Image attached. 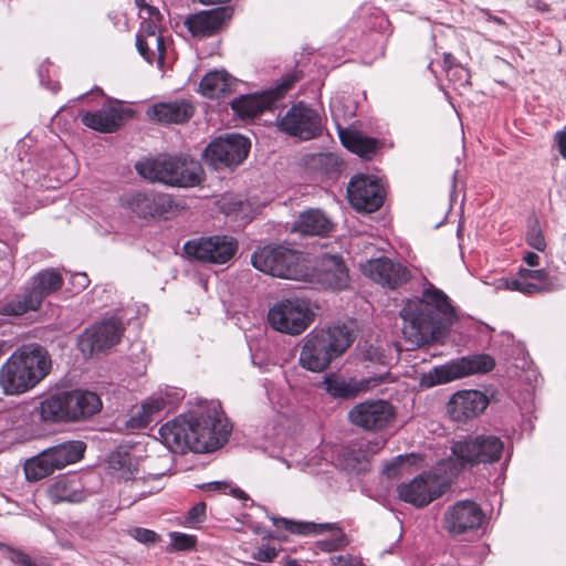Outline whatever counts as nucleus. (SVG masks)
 Segmentation results:
<instances>
[{
  "label": "nucleus",
  "instance_id": "nucleus-1",
  "mask_svg": "<svg viewBox=\"0 0 566 566\" xmlns=\"http://www.w3.org/2000/svg\"><path fill=\"white\" fill-rule=\"evenodd\" d=\"M231 426L218 401H210L199 411L179 416L159 429L164 444L175 453L188 450L197 453L211 452L229 439Z\"/></svg>",
  "mask_w": 566,
  "mask_h": 566
},
{
  "label": "nucleus",
  "instance_id": "nucleus-2",
  "mask_svg": "<svg viewBox=\"0 0 566 566\" xmlns=\"http://www.w3.org/2000/svg\"><path fill=\"white\" fill-rule=\"evenodd\" d=\"M402 334L412 346L437 339L457 321L449 296L432 283H427L420 297L408 300L400 310Z\"/></svg>",
  "mask_w": 566,
  "mask_h": 566
},
{
  "label": "nucleus",
  "instance_id": "nucleus-3",
  "mask_svg": "<svg viewBox=\"0 0 566 566\" xmlns=\"http://www.w3.org/2000/svg\"><path fill=\"white\" fill-rule=\"evenodd\" d=\"M51 368L48 352L38 345L17 349L0 368V386L7 395H20L39 384Z\"/></svg>",
  "mask_w": 566,
  "mask_h": 566
},
{
  "label": "nucleus",
  "instance_id": "nucleus-4",
  "mask_svg": "<svg viewBox=\"0 0 566 566\" xmlns=\"http://www.w3.org/2000/svg\"><path fill=\"white\" fill-rule=\"evenodd\" d=\"M353 342V329L345 323L315 328L303 340L300 365L310 371H323L335 358L343 355Z\"/></svg>",
  "mask_w": 566,
  "mask_h": 566
},
{
  "label": "nucleus",
  "instance_id": "nucleus-5",
  "mask_svg": "<svg viewBox=\"0 0 566 566\" xmlns=\"http://www.w3.org/2000/svg\"><path fill=\"white\" fill-rule=\"evenodd\" d=\"M137 172L145 179L170 186L193 187L201 181V165L188 157L161 156L136 163Z\"/></svg>",
  "mask_w": 566,
  "mask_h": 566
},
{
  "label": "nucleus",
  "instance_id": "nucleus-6",
  "mask_svg": "<svg viewBox=\"0 0 566 566\" xmlns=\"http://www.w3.org/2000/svg\"><path fill=\"white\" fill-rule=\"evenodd\" d=\"M252 265L269 275L303 281L308 276V266L303 254L284 245H266L251 256Z\"/></svg>",
  "mask_w": 566,
  "mask_h": 566
},
{
  "label": "nucleus",
  "instance_id": "nucleus-7",
  "mask_svg": "<svg viewBox=\"0 0 566 566\" xmlns=\"http://www.w3.org/2000/svg\"><path fill=\"white\" fill-rule=\"evenodd\" d=\"M62 286L63 277L56 270H43L32 276L14 298L0 305V314L19 316L30 311H38L43 300Z\"/></svg>",
  "mask_w": 566,
  "mask_h": 566
},
{
  "label": "nucleus",
  "instance_id": "nucleus-8",
  "mask_svg": "<svg viewBox=\"0 0 566 566\" xmlns=\"http://www.w3.org/2000/svg\"><path fill=\"white\" fill-rule=\"evenodd\" d=\"M86 446L82 441H65L48 448L24 463L25 478L30 482L40 481L57 470L80 461Z\"/></svg>",
  "mask_w": 566,
  "mask_h": 566
},
{
  "label": "nucleus",
  "instance_id": "nucleus-9",
  "mask_svg": "<svg viewBox=\"0 0 566 566\" xmlns=\"http://www.w3.org/2000/svg\"><path fill=\"white\" fill-rule=\"evenodd\" d=\"M313 315L307 301L292 297L275 303L269 310L268 318L274 329L289 335H300L310 326Z\"/></svg>",
  "mask_w": 566,
  "mask_h": 566
},
{
  "label": "nucleus",
  "instance_id": "nucleus-10",
  "mask_svg": "<svg viewBox=\"0 0 566 566\" xmlns=\"http://www.w3.org/2000/svg\"><path fill=\"white\" fill-rule=\"evenodd\" d=\"M503 449L502 440L493 434L469 437L464 440L455 441L451 448L452 454L462 465L497 462Z\"/></svg>",
  "mask_w": 566,
  "mask_h": 566
},
{
  "label": "nucleus",
  "instance_id": "nucleus-11",
  "mask_svg": "<svg viewBox=\"0 0 566 566\" xmlns=\"http://www.w3.org/2000/svg\"><path fill=\"white\" fill-rule=\"evenodd\" d=\"M184 250L189 256L200 262L224 264L234 256L238 243L228 235L202 237L186 242Z\"/></svg>",
  "mask_w": 566,
  "mask_h": 566
},
{
  "label": "nucleus",
  "instance_id": "nucleus-12",
  "mask_svg": "<svg viewBox=\"0 0 566 566\" xmlns=\"http://www.w3.org/2000/svg\"><path fill=\"white\" fill-rule=\"evenodd\" d=\"M277 127L290 136L310 140L321 134V116L307 104L298 102L277 119Z\"/></svg>",
  "mask_w": 566,
  "mask_h": 566
},
{
  "label": "nucleus",
  "instance_id": "nucleus-13",
  "mask_svg": "<svg viewBox=\"0 0 566 566\" xmlns=\"http://www.w3.org/2000/svg\"><path fill=\"white\" fill-rule=\"evenodd\" d=\"M563 284L556 276H551L545 270L521 269L516 275L501 277L496 282L497 290L521 292L526 295L549 293L560 289Z\"/></svg>",
  "mask_w": 566,
  "mask_h": 566
},
{
  "label": "nucleus",
  "instance_id": "nucleus-14",
  "mask_svg": "<svg viewBox=\"0 0 566 566\" xmlns=\"http://www.w3.org/2000/svg\"><path fill=\"white\" fill-rule=\"evenodd\" d=\"M250 140L241 135H229L210 143L205 150L206 161L214 169L238 166L247 158Z\"/></svg>",
  "mask_w": 566,
  "mask_h": 566
},
{
  "label": "nucleus",
  "instance_id": "nucleus-15",
  "mask_svg": "<svg viewBox=\"0 0 566 566\" xmlns=\"http://www.w3.org/2000/svg\"><path fill=\"white\" fill-rule=\"evenodd\" d=\"M484 518L485 514L478 503L462 500L446 510L442 526L451 536H460L480 528Z\"/></svg>",
  "mask_w": 566,
  "mask_h": 566
},
{
  "label": "nucleus",
  "instance_id": "nucleus-16",
  "mask_svg": "<svg viewBox=\"0 0 566 566\" xmlns=\"http://www.w3.org/2000/svg\"><path fill=\"white\" fill-rule=\"evenodd\" d=\"M396 418L394 406L382 399L357 403L348 412L349 421L366 431H380Z\"/></svg>",
  "mask_w": 566,
  "mask_h": 566
},
{
  "label": "nucleus",
  "instance_id": "nucleus-17",
  "mask_svg": "<svg viewBox=\"0 0 566 566\" xmlns=\"http://www.w3.org/2000/svg\"><path fill=\"white\" fill-rule=\"evenodd\" d=\"M443 492L439 476L431 472L421 473L409 482L400 483L397 486L399 499L418 509L429 505Z\"/></svg>",
  "mask_w": 566,
  "mask_h": 566
},
{
  "label": "nucleus",
  "instance_id": "nucleus-18",
  "mask_svg": "<svg viewBox=\"0 0 566 566\" xmlns=\"http://www.w3.org/2000/svg\"><path fill=\"white\" fill-rule=\"evenodd\" d=\"M124 332L120 319L112 317L87 328L77 340V346L85 357L102 352L117 344Z\"/></svg>",
  "mask_w": 566,
  "mask_h": 566
},
{
  "label": "nucleus",
  "instance_id": "nucleus-19",
  "mask_svg": "<svg viewBox=\"0 0 566 566\" xmlns=\"http://www.w3.org/2000/svg\"><path fill=\"white\" fill-rule=\"evenodd\" d=\"M384 187L379 179L368 175L354 176L347 187L349 203L357 211L374 212L384 203Z\"/></svg>",
  "mask_w": 566,
  "mask_h": 566
},
{
  "label": "nucleus",
  "instance_id": "nucleus-20",
  "mask_svg": "<svg viewBox=\"0 0 566 566\" xmlns=\"http://www.w3.org/2000/svg\"><path fill=\"white\" fill-rule=\"evenodd\" d=\"M495 366L494 359L489 355H472L453 360L447 365L433 368L430 377L431 385L446 384L473 374H485Z\"/></svg>",
  "mask_w": 566,
  "mask_h": 566
},
{
  "label": "nucleus",
  "instance_id": "nucleus-21",
  "mask_svg": "<svg viewBox=\"0 0 566 566\" xmlns=\"http://www.w3.org/2000/svg\"><path fill=\"white\" fill-rule=\"evenodd\" d=\"M303 281L316 283L325 290L342 291L349 285V274L339 255L324 254Z\"/></svg>",
  "mask_w": 566,
  "mask_h": 566
},
{
  "label": "nucleus",
  "instance_id": "nucleus-22",
  "mask_svg": "<svg viewBox=\"0 0 566 566\" xmlns=\"http://www.w3.org/2000/svg\"><path fill=\"white\" fill-rule=\"evenodd\" d=\"M108 469L113 472L116 478L130 481L129 488L132 494L136 497V500H140L146 497L147 495L154 494L160 491V486L158 484L154 485L149 490L139 489L140 483H145V478H138L140 472L138 462L132 457V454L124 450L117 449L111 452L107 458Z\"/></svg>",
  "mask_w": 566,
  "mask_h": 566
},
{
  "label": "nucleus",
  "instance_id": "nucleus-23",
  "mask_svg": "<svg viewBox=\"0 0 566 566\" xmlns=\"http://www.w3.org/2000/svg\"><path fill=\"white\" fill-rule=\"evenodd\" d=\"M231 7L201 10L185 19V25L193 38L203 39L218 34L232 19Z\"/></svg>",
  "mask_w": 566,
  "mask_h": 566
},
{
  "label": "nucleus",
  "instance_id": "nucleus-24",
  "mask_svg": "<svg viewBox=\"0 0 566 566\" xmlns=\"http://www.w3.org/2000/svg\"><path fill=\"white\" fill-rule=\"evenodd\" d=\"M363 273L384 287L396 290L410 279V271L399 262L388 258L368 260L361 264Z\"/></svg>",
  "mask_w": 566,
  "mask_h": 566
},
{
  "label": "nucleus",
  "instance_id": "nucleus-25",
  "mask_svg": "<svg viewBox=\"0 0 566 566\" xmlns=\"http://www.w3.org/2000/svg\"><path fill=\"white\" fill-rule=\"evenodd\" d=\"M489 406V398L480 390H460L450 398L447 410L457 422H465L481 415Z\"/></svg>",
  "mask_w": 566,
  "mask_h": 566
},
{
  "label": "nucleus",
  "instance_id": "nucleus-26",
  "mask_svg": "<svg viewBox=\"0 0 566 566\" xmlns=\"http://www.w3.org/2000/svg\"><path fill=\"white\" fill-rule=\"evenodd\" d=\"M281 522L285 528L295 534L324 533L332 534L331 538L321 539L316 543L318 549L323 552H335L344 548L349 544V538L335 523L314 524V523H295L282 518Z\"/></svg>",
  "mask_w": 566,
  "mask_h": 566
},
{
  "label": "nucleus",
  "instance_id": "nucleus-27",
  "mask_svg": "<svg viewBox=\"0 0 566 566\" xmlns=\"http://www.w3.org/2000/svg\"><path fill=\"white\" fill-rule=\"evenodd\" d=\"M125 205L140 218L165 217L172 208V198L166 193L133 192L126 196Z\"/></svg>",
  "mask_w": 566,
  "mask_h": 566
},
{
  "label": "nucleus",
  "instance_id": "nucleus-28",
  "mask_svg": "<svg viewBox=\"0 0 566 566\" xmlns=\"http://www.w3.org/2000/svg\"><path fill=\"white\" fill-rule=\"evenodd\" d=\"M48 497L53 504L81 503L86 500L88 492L85 483L76 474L59 476L49 488Z\"/></svg>",
  "mask_w": 566,
  "mask_h": 566
},
{
  "label": "nucleus",
  "instance_id": "nucleus-29",
  "mask_svg": "<svg viewBox=\"0 0 566 566\" xmlns=\"http://www.w3.org/2000/svg\"><path fill=\"white\" fill-rule=\"evenodd\" d=\"M81 120L93 130L114 133L123 125L124 109L119 104L109 103L95 112L83 113Z\"/></svg>",
  "mask_w": 566,
  "mask_h": 566
},
{
  "label": "nucleus",
  "instance_id": "nucleus-30",
  "mask_svg": "<svg viewBox=\"0 0 566 566\" xmlns=\"http://www.w3.org/2000/svg\"><path fill=\"white\" fill-rule=\"evenodd\" d=\"M195 107L185 99L163 102L150 106L147 116L161 124H182L193 115Z\"/></svg>",
  "mask_w": 566,
  "mask_h": 566
},
{
  "label": "nucleus",
  "instance_id": "nucleus-31",
  "mask_svg": "<svg viewBox=\"0 0 566 566\" xmlns=\"http://www.w3.org/2000/svg\"><path fill=\"white\" fill-rule=\"evenodd\" d=\"M65 394L72 421L87 419L102 409V400L93 391L73 390Z\"/></svg>",
  "mask_w": 566,
  "mask_h": 566
},
{
  "label": "nucleus",
  "instance_id": "nucleus-32",
  "mask_svg": "<svg viewBox=\"0 0 566 566\" xmlns=\"http://www.w3.org/2000/svg\"><path fill=\"white\" fill-rule=\"evenodd\" d=\"M382 381V378L378 379H368L364 382L357 381H347L344 378L336 376L334 374L327 375L324 378L323 385L325 390L334 398H353L361 390H365L370 387V382H374L373 386Z\"/></svg>",
  "mask_w": 566,
  "mask_h": 566
},
{
  "label": "nucleus",
  "instance_id": "nucleus-33",
  "mask_svg": "<svg viewBox=\"0 0 566 566\" xmlns=\"http://www.w3.org/2000/svg\"><path fill=\"white\" fill-rule=\"evenodd\" d=\"M332 227V222L321 210L311 209L300 214L292 230L304 235H324Z\"/></svg>",
  "mask_w": 566,
  "mask_h": 566
},
{
  "label": "nucleus",
  "instance_id": "nucleus-34",
  "mask_svg": "<svg viewBox=\"0 0 566 566\" xmlns=\"http://www.w3.org/2000/svg\"><path fill=\"white\" fill-rule=\"evenodd\" d=\"M234 85V78L226 71H212L200 81L199 92L209 98H220L231 93Z\"/></svg>",
  "mask_w": 566,
  "mask_h": 566
},
{
  "label": "nucleus",
  "instance_id": "nucleus-35",
  "mask_svg": "<svg viewBox=\"0 0 566 566\" xmlns=\"http://www.w3.org/2000/svg\"><path fill=\"white\" fill-rule=\"evenodd\" d=\"M170 403L169 395H166V397L161 395L149 397L139 409L133 412L127 421L128 427L132 429L145 428L153 421L156 413L163 411Z\"/></svg>",
  "mask_w": 566,
  "mask_h": 566
},
{
  "label": "nucleus",
  "instance_id": "nucleus-36",
  "mask_svg": "<svg viewBox=\"0 0 566 566\" xmlns=\"http://www.w3.org/2000/svg\"><path fill=\"white\" fill-rule=\"evenodd\" d=\"M40 417L46 422H72L66 394L50 396L41 401Z\"/></svg>",
  "mask_w": 566,
  "mask_h": 566
},
{
  "label": "nucleus",
  "instance_id": "nucleus-37",
  "mask_svg": "<svg viewBox=\"0 0 566 566\" xmlns=\"http://www.w3.org/2000/svg\"><path fill=\"white\" fill-rule=\"evenodd\" d=\"M270 95H245L232 101V109L241 118H254L262 114L272 104Z\"/></svg>",
  "mask_w": 566,
  "mask_h": 566
},
{
  "label": "nucleus",
  "instance_id": "nucleus-38",
  "mask_svg": "<svg viewBox=\"0 0 566 566\" xmlns=\"http://www.w3.org/2000/svg\"><path fill=\"white\" fill-rule=\"evenodd\" d=\"M343 145L361 158L369 159L376 153V140L355 130L339 133Z\"/></svg>",
  "mask_w": 566,
  "mask_h": 566
},
{
  "label": "nucleus",
  "instance_id": "nucleus-39",
  "mask_svg": "<svg viewBox=\"0 0 566 566\" xmlns=\"http://www.w3.org/2000/svg\"><path fill=\"white\" fill-rule=\"evenodd\" d=\"M136 46L139 54L149 63L155 60L160 65L165 60V45L163 36H155L150 34L149 38L136 36Z\"/></svg>",
  "mask_w": 566,
  "mask_h": 566
},
{
  "label": "nucleus",
  "instance_id": "nucleus-40",
  "mask_svg": "<svg viewBox=\"0 0 566 566\" xmlns=\"http://www.w3.org/2000/svg\"><path fill=\"white\" fill-rule=\"evenodd\" d=\"M526 242L530 247L534 248L537 251H544L546 248V241L543 235L539 222L536 218H533L528 221L526 231Z\"/></svg>",
  "mask_w": 566,
  "mask_h": 566
},
{
  "label": "nucleus",
  "instance_id": "nucleus-41",
  "mask_svg": "<svg viewBox=\"0 0 566 566\" xmlns=\"http://www.w3.org/2000/svg\"><path fill=\"white\" fill-rule=\"evenodd\" d=\"M129 535L137 542L146 545L155 544L160 538L156 532L144 527H134L129 530Z\"/></svg>",
  "mask_w": 566,
  "mask_h": 566
},
{
  "label": "nucleus",
  "instance_id": "nucleus-42",
  "mask_svg": "<svg viewBox=\"0 0 566 566\" xmlns=\"http://www.w3.org/2000/svg\"><path fill=\"white\" fill-rule=\"evenodd\" d=\"M171 545L177 551L191 549L196 545L195 536L187 535L184 533L174 532L170 534Z\"/></svg>",
  "mask_w": 566,
  "mask_h": 566
},
{
  "label": "nucleus",
  "instance_id": "nucleus-43",
  "mask_svg": "<svg viewBox=\"0 0 566 566\" xmlns=\"http://www.w3.org/2000/svg\"><path fill=\"white\" fill-rule=\"evenodd\" d=\"M332 566H365L361 558L352 554L333 555L329 557Z\"/></svg>",
  "mask_w": 566,
  "mask_h": 566
},
{
  "label": "nucleus",
  "instance_id": "nucleus-44",
  "mask_svg": "<svg viewBox=\"0 0 566 566\" xmlns=\"http://www.w3.org/2000/svg\"><path fill=\"white\" fill-rule=\"evenodd\" d=\"M9 555L8 558L20 566H34V563L32 562L31 557L23 553L22 551L14 549V548H8Z\"/></svg>",
  "mask_w": 566,
  "mask_h": 566
},
{
  "label": "nucleus",
  "instance_id": "nucleus-45",
  "mask_svg": "<svg viewBox=\"0 0 566 566\" xmlns=\"http://www.w3.org/2000/svg\"><path fill=\"white\" fill-rule=\"evenodd\" d=\"M206 517V504L203 502L197 503L193 505L188 512V522L189 523H199L202 522Z\"/></svg>",
  "mask_w": 566,
  "mask_h": 566
},
{
  "label": "nucleus",
  "instance_id": "nucleus-46",
  "mask_svg": "<svg viewBox=\"0 0 566 566\" xmlns=\"http://www.w3.org/2000/svg\"><path fill=\"white\" fill-rule=\"evenodd\" d=\"M277 556V551L272 546H263L258 548L253 557L260 562H272Z\"/></svg>",
  "mask_w": 566,
  "mask_h": 566
},
{
  "label": "nucleus",
  "instance_id": "nucleus-47",
  "mask_svg": "<svg viewBox=\"0 0 566 566\" xmlns=\"http://www.w3.org/2000/svg\"><path fill=\"white\" fill-rule=\"evenodd\" d=\"M249 202L237 200L229 203L228 208H224L226 213H241L243 217H248Z\"/></svg>",
  "mask_w": 566,
  "mask_h": 566
},
{
  "label": "nucleus",
  "instance_id": "nucleus-48",
  "mask_svg": "<svg viewBox=\"0 0 566 566\" xmlns=\"http://www.w3.org/2000/svg\"><path fill=\"white\" fill-rule=\"evenodd\" d=\"M150 34H154L155 36H161L158 33V29L155 23L150 21H145L142 23V28L136 36L149 38Z\"/></svg>",
  "mask_w": 566,
  "mask_h": 566
},
{
  "label": "nucleus",
  "instance_id": "nucleus-49",
  "mask_svg": "<svg viewBox=\"0 0 566 566\" xmlns=\"http://www.w3.org/2000/svg\"><path fill=\"white\" fill-rule=\"evenodd\" d=\"M138 478L146 479L145 483L139 484V486H138L139 489L142 488L144 490H149L156 484H158L161 488V485H160L161 474H149L147 476L138 474Z\"/></svg>",
  "mask_w": 566,
  "mask_h": 566
},
{
  "label": "nucleus",
  "instance_id": "nucleus-50",
  "mask_svg": "<svg viewBox=\"0 0 566 566\" xmlns=\"http://www.w3.org/2000/svg\"><path fill=\"white\" fill-rule=\"evenodd\" d=\"M402 461V457L399 455L398 458H396L394 462L388 463L385 467V473L387 474L388 478H396L398 475V467Z\"/></svg>",
  "mask_w": 566,
  "mask_h": 566
},
{
  "label": "nucleus",
  "instance_id": "nucleus-51",
  "mask_svg": "<svg viewBox=\"0 0 566 566\" xmlns=\"http://www.w3.org/2000/svg\"><path fill=\"white\" fill-rule=\"evenodd\" d=\"M555 140L558 145L560 156L566 159V130L557 132Z\"/></svg>",
  "mask_w": 566,
  "mask_h": 566
},
{
  "label": "nucleus",
  "instance_id": "nucleus-52",
  "mask_svg": "<svg viewBox=\"0 0 566 566\" xmlns=\"http://www.w3.org/2000/svg\"><path fill=\"white\" fill-rule=\"evenodd\" d=\"M385 446V441L384 440H375V441H369L367 444H366V452L370 453V454H375L377 453L382 447Z\"/></svg>",
  "mask_w": 566,
  "mask_h": 566
},
{
  "label": "nucleus",
  "instance_id": "nucleus-53",
  "mask_svg": "<svg viewBox=\"0 0 566 566\" xmlns=\"http://www.w3.org/2000/svg\"><path fill=\"white\" fill-rule=\"evenodd\" d=\"M524 262H526L530 266H536L539 263V256L534 252H527L523 258Z\"/></svg>",
  "mask_w": 566,
  "mask_h": 566
},
{
  "label": "nucleus",
  "instance_id": "nucleus-54",
  "mask_svg": "<svg viewBox=\"0 0 566 566\" xmlns=\"http://www.w3.org/2000/svg\"><path fill=\"white\" fill-rule=\"evenodd\" d=\"M73 279L77 281L78 286L82 289H85L90 282L87 275L84 273H77Z\"/></svg>",
  "mask_w": 566,
  "mask_h": 566
},
{
  "label": "nucleus",
  "instance_id": "nucleus-55",
  "mask_svg": "<svg viewBox=\"0 0 566 566\" xmlns=\"http://www.w3.org/2000/svg\"><path fill=\"white\" fill-rule=\"evenodd\" d=\"M227 488H228V485L224 482H211L206 485V489L209 491L210 490L220 491V490H226Z\"/></svg>",
  "mask_w": 566,
  "mask_h": 566
},
{
  "label": "nucleus",
  "instance_id": "nucleus-56",
  "mask_svg": "<svg viewBox=\"0 0 566 566\" xmlns=\"http://www.w3.org/2000/svg\"><path fill=\"white\" fill-rule=\"evenodd\" d=\"M230 492H231V494H232L233 496H235V497H238V499H240V500H245V499H248V495L245 494V492H244V491H242V490H241V489H239V488H233V489H231V491H230Z\"/></svg>",
  "mask_w": 566,
  "mask_h": 566
},
{
  "label": "nucleus",
  "instance_id": "nucleus-57",
  "mask_svg": "<svg viewBox=\"0 0 566 566\" xmlns=\"http://www.w3.org/2000/svg\"><path fill=\"white\" fill-rule=\"evenodd\" d=\"M480 12L482 13L483 15V19L486 21V22H491L493 20V18L495 17L494 14H492L488 9H480Z\"/></svg>",
  "mask_w": 566,
  "mask_h": 566
},
{
  "label": "nucleus",
  "instance_id": "nucleus-58",
  "mask_svg": "<svg viewBox=\"0 0 566 566\" xmlns=\"http://www.w3.org/2000/svg\"><path fill=\"white\" fill-rule=\"evenodd\" d=\"M491 22H494L495 24H497L499 27H501L503 29H507L506 22L497 15H495Z\"/></svg>",
  "mask_w": 566,
  "mask_h": 566
},
{
  "label": "nucleus",
  "instance_id": "nucleus-59",
  "mask_svg": "<svg viewBox=\"0 0 566 566\" xmlns=\"http://www.w3.org/2000/svg\"><path fill=\"white\" fill-rule=\"evenodd\" d=\"M452 62H453V56L451 53H446L444 54V63L448 65V66H451L452 65Z\"/></svg>",
  "mask_w": 566,
  "mask_h": 566
},
{
  "label": "nucleus",
  "instance_id": "nucleus-60",
  "mask_svg": "<svg viewBox=\"0 0 566 566\" xmlns=\"http://www.w3.org/2000/svg\"><path fill=\"white\" fill-rule=\"evenodd\" d=\"M4 352H6V342L0 339V358L2 357Z\"/></svg>",
  "mask_w": 566,
  "mask_h": 566
},
{
  "label": "nucleus",
  "instance_id": "nucleus-61",
  "mask_svg": "<svg viewBox=\"0 0 566 566\" xmlns=\"http://www.w3.org/2000/svg\"><path fill=\"white\" fill-rule=\"evenodd\" d=\"M294 80H289L284 83V91H287L293 85Z\"/></svg>",
  "mask_w": 566,
  "mask_h": 566
}]
</instances>
